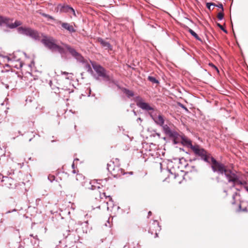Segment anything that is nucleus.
<instances>
[{
    "label": "nucleus",
    "mask_w": 248,
    "mask_h": 248,
    "mask_svg": "<svg viewBox=\"0 0 248 248\" xmlns=\"http://www.w3.org/2000/svg\"><path fill=\"white\" fill-rule=\"evenodd\" d=\"M167 175V177L163 180L172 185L181 184L187 179L189 172H185L180 169L177 164L170 162L168 164V169L162 170V175Z\"/></svg>",
    "instance_id": "1"
},
{
    "label": "nucleus",
    "mask_w": 248,
    "mask_h": 248,
    "mask_svg": "<svg viewBox=\"0 0 248 248\" xmlns=\"http://www.w3.org/2000/svg\"><path fill=\"white\" fill-rule=\"evenodd\" d=\"M107 179L104 180H93L89 181L81 173H77L76 176V182L72 184L73 187L78 186H84L86 189L95 190L105 186Z\"/></svg>",
    "instance_id": "2"
},
{
    "label": "nucleus",
    "mask_w": 248,
    "mask_h": 248,
    "mask_svg": "<svg viewBox=\"0 0 248 248\" xmlns=\"http://www.w3.org/2000/svg\"><path fill=\"white\" fill-rule=\"evenodd\" d=\"M212 168L214 172L217 171L220 174H224L229 182H232L233 186L235 185H242L238 176L231 170L227 169L225 166L216 161L214 158H211Z\"/></svg>",
    "instance_id": "3"
},
{
    "label": "nucleus",
    "mask_w": 248,
    "mask_h": 248,
    "mask_svg": "<svg viewBox=\"0 0 248 248\" xmlns=\"http://www.w3.org/2000/svg\"><path fill=\"white\" fill-rule=\"evenodd\" d=\"M43 38L42 39V43L49 49L57 51L60 53L64 52V49L62 46L56 44V41L51 37L46 36H43Z\"/></svg>",
    "instance_id": "4"
},
{
    "label": "nucleus",
    "mask_w": 248,
    "mask_h": 248,
    "mask_svg": "<svg viewBox=\"0 0 248 248\" xmlns=\"http://www.w3.org/2000/svg\"><path fill=\"white\" fill-rule=\"evenodd\" d=\"M107 169L114 177H120L125 174L124 170L121 168L119 164V160L110 161L107 164Z\"/></svg>",
    "instance_id": "5"
},
{
    "label": "nucleus",
    "mask_w": 248,
    "mask_h": 248,
    "mask_svg": "<svg viewBox=\"0 0 248 248\" xmlns=\"http://www.w3.org/2000/svg\"><path fill=\"white\" fill-rule=\"evenodd\" d=\"M191 148L196 155L200 156L204 161L209 163L211 162V158L213 157L210 154H207L203 149L201 148L198 145H191Z\"/></svg>",
    "instance_id": "6"
},
{
    "label": "nucleus",
    "mask_w": 248,
    "mask_h": 248,
    "mask_svg": "<svg viewBox=\"0 0 248 248\" xmlns=\"http://www.w3.org/2000/svg\"><path fill=\"white\" fill-rule=\"evenodd\" d=\"M0 59H1L2 61L0 60V64L2 65L3 66H9L13 67L17 69L20 68L22 66L21 62L17 61L15 62L14 60L9 59V57L6 56L0 57Z\"/></svg>",
    "instance_id": "7"
},
{
    "label": "nucleus",
    "mask_w": 248,
    "mask_h": 248,
    "mask_svg": "<svg viewBox=\"0 0 248 248\" xmlns=\"http://www.w3.org/2000/svg\"><path fill=\"white\" fill-rule=\"evenodd\" d=\"M160 230L159 222L157 220H153L150 223L149 232L154 235V237L158 236V233Z\"/></svg>",
    "instance_id": "8"
},
{
    "label": "nucleus",
    "mask_w": 248,
    "mask_h": 248,
    "mask_svg": "<svg viewBox=\"0 0 248 248\" xmlns=\"http://www.w3.org/2000/svg\"><path fill=\"white\" fill-rule=\"evenodd\" d=\"M92 66L98 76L103 78H108L106 74V70L100 64L96 63L95 62L91 61Z\"/></svg>",
    "instance_id": "9"
},
{
    "label": "nucleus",
    "mask_w": 248,
    "mask_h": 248,
    "mask_svg": "<svg viewBox=\"0 0 248 248\" xmlns=\"http://www.w3.org/2000/svg\"><path fill=\"white\" fill-rule=\"evenodd\" d=\"M1 185L9 188H13L16 186V182L11 177H3L1 181Z\"/></svg>",
    "instance_id": "10"
},
{
    "label": "nucleus",
    "mask_w": 248,
    "mask_h": 248,
    "mask_svg": "<svg viewBox=\"0 0 248 248\" xmlns=\"http://www.w3.org/2000/svg\"><path fill=\"white\" fill-rule=\"evenodd\" d=\"M137 105L141 109L145 110H153V108L151 107L148 103H147L143 100L140 97H138L136 100Z\"/></svg>",
    "instance_id": "11"
},
{
    "label": "nucleus",
    "mask_w": 248,
    "mask_h": 248,
    "mask_svg": "<svg viewBox=\"0 0 248 248\" xmlns=\"http://www.w3.org/2000/svg\"><path fill=\"white\" fill-rule=\"evenodd\" d=\"M65 48L69 52V53L76 59L78 60L81 61L83 59L82 56L78 53L74 48L71 47L70 46L66 44H63Z\"/></svg>",
    "instance_id": "12"
},
{
    "label": "nucleus",
    "mask_w": 248,
    "mask_h": 248,
    "mask_svg": "<svg viewBox=\"0 0 248 248\" xmlns=\"http://www.w3.org/2000/svg\"><path fill=\"white\" fill-rule=\"evenodd\" d=\"M150 116L157 124L163 126L164 124V119L161 114L157 115L156 113H151Z\"/></svg>",
    "instance_id": "13"
},
{
    "label": "nucleus",
    "mask_w": 248,
    "mask_h": 248,
    "mask_svg": "<svg viewBox=\"0 0 248 248\" xmlns=\"http://www.w3.org/2000/svg\"><path fill=\"white\" fill-rule=\"evenodd\" d=\"M32 29L30 27H19L17 29L19 33L28 36L31 31Z\"/></svg>",
    "instance_id": "14"
},
{
    "label": "nucleus",
    "mask_w": 248,
    "mask_h": 248,
    "mask_svg": "<svg viewBox=\"0 0 248 248\" xmlns=\"http://www.w3.org/2000/svg\"><path fill=\"white\" fill-rule=\"evenodd\" d=\"M58 8L60 9V11L62 12H72L74 16H76L75 12L74 10V9L71 7H69L68 5H63L62 6L61 5H59L58 6Z\"/></svg>",
    "instance_id": "15"
},
{
    "label": "nucleus",
    "mask_w": 248,
    "mask_h": 248,
    "mask_svg": "<svg viewBox=\"0 0 248 248\" xmlns=\"http://www.w3.org/2000/svg\"><path fill=\"white\" fill-rule=\"evenodd\" d=\"M59 22L61 23L62 26L63 28L67 30L70 32L73 33L76 32V31L73 27V26L70 25L69 23L65 22L61 23V21H59Z\"/></svg>",
    "instance_id": "16"
},
{
    "label": "nucleus",
    "mask_w": 248,
    "mask_h": 248,
    "mask_svg": "<svg viewBox=\"0 0 248 248\" xmlns=\"http://www.w3.org/2000/svg\"><path fill=\"white\" fill-rule=\"evenodd\" d=\"M28 36L35 40H39L41 38L40 33L37 31L33 29H32L31 31Z\"/></svg>",
    "instance_id": "17"
},
{
    "label": "nucleus",
    "mask_w": 248,
    "mask_h": 248,
    "mask_svg": "<svg viewBox=\"0 0 248 248\" xmlns=\"http://www.w3.org/2000/svg\"><path fill=\"white\" fill-rule=\"evenodd\" d=\"M100 198L101 199H104V202L108 204V202H112V198L110 196H107L105 192L100 194Z\"/></svg>",
    "instance_id": "18"
},
{
    "label": "nucleus",
    "mask_w": 248,
    "mask_h": 248,
    "mask_svg": "<svg viewBox=\"0 0 248 248\" xmlns=\"http://www.w3.org/2000/svg\"><path fill=\"white\" fill-rule=\"evenodd\" d=\"M8 27L10 29H14L19 27L22 24V22L19 20H16L14 23H10L9 21L6 24Z\"/></svg>",
    "instance_id": "19"
},
{
    "label": "nucleus",
    "mask_w": 248,
    "mask_h": 248,
    "mask_svg": "<svg viewBox=\"0 0 248 248\" xmlns=\"http://www.w3.org/2000/svg\"><path fill=\"white\" fill-rule=\"evenodd\" d=\"M163 127V129L164 130V132L167 135H170V136H172V132L170 130V128L167 125H164V124L163 125V126H161Z\"/></svg>",
    "instance_id": "20"
},
{
    "label": "nucleus",
    "mask_w": 248,
    "mask_h": 248,
    "mask_svg": "<svg viewBox=\"0 0 248 248\" xmlns=\"http://www.w3.org/2000/svg\"><path fill=\"white\" fill-rule=\"evenodd\" d=\"M11 20H12V19L6 17L0 16V25L2 24H8V22Z\"/></svg>",
    "instance_id": "21"
},
{
    "label": "nucleus",
    "mask_w": 248,
    "mask_h": 248,
    "mask_svg": "<svg viewBox=\"0 0 248 248\" xmlns=\"http://www.w3.org/2000/svg\"><path fill=\"white\" fill-rule=\"evenodd\" d=\"M124 93L127 95L128 97H132L134 96V93L132 91L125 89L124 90Z\"/></svg>",
    "instance_id": "22"
},
{
    "label": "nucleus",
    "mask_w": 248,
    "mask_h": 248,
    "mask_svg": "<svg viewBox=\"0 0 248 248\" xmlns=\"http://www.w3.org/2000/svg\"><path fill=\"white\" fill-rule=\"evenodd\" d=\"M100 43H101V45L104 47H106L108 48L111 47V45H110V44L109 43L105 42L102 39L100 41Z\"/></svg>",
    "instance_id": "23"
},
{
    "label": "nucleus",
    "mask_w": 248,
    "mask_h": 248,
    "mask_svg": "<svg viewBox=\"0 0 248 248\" xmlns=\"http://www.w3.org/2000/svg\"><path fill=\"white\" fill-rule=\"evenodd\" d=\"M189 32L190 33V34L193 36H194L195 38H196L197 39H198V40H200L199 38V36L198 35H197V34L194 31L192 30L191 29H189Z\"/></svg>",
    "instance_id": "24"
},
{
    "label": "nucleus",
    "mask_w": 248,
    "mask_h": 248,
    "mask_svg": "<svg viewBox=\"0 0 248 248\" xmlns=\"http://www.w3.org/2000/svg\"><path fill=\"white\" fill-rule=\"evenodd\" d=\"M148 79L149 81H151V82H152L153 83H157L158 82V80L155 78H154L153 77L149 76L148 77Z\"/></svg>",
    "instance_id": "25"
},
{
    "label": "nucleus",
    "mask_w": 248,
    "mask_h": 248,
    "mask_svg": "<svg viewBox=\"0 0 248 248\" xmlns=\"http://www.w3.org/2000/svg\"><path fill=\"white\" fill-rule=\"evenodd\" d=\"M224 17L223 11L219 12L217 15V18L219 20H221Z\"/></svg>",
    "instance_id": "26"
},
{
    "label": "nucleus",
    "mask_w": 248,
    "mask_h": 248,
    "mask_svg": "<svg viewBox=\"0 0 248 248\" xmlns=\"http://www.w3.org/2000/svg\"><path fill=\"white\" fill-rule=\"evenodd\" d=\"M48 179L51 182H52L53 181H54L55 179V177L54 175H52V174H49L48 176Z\"/></svg>",
    "instance_id": "27"
},
{
    "label": "nucleus",
    "mask_w": 248,
    "mask_h": 248,
    "mask_svg": "<svg viewBox=\"0 0 248 248\" xmlns=\"http://www.w3.org/2000/svg\"><path fill=\"white\" fill-rule=\"evenodd\" d=\"M42 15L43 16H44L45 17H46V18H47L48 19H51V20H54V18L53 16H50L49 15H47V14L44 13V14H42Z\"/></svg>",
    "instance_id": "28"
},
{
    "label": "nucleus",
    "mask_w": 248,
    "mask_h": 248,
    "mask_svg": "<svg viewBox=\"0 0 248 248\" xmlns=\"http://www.w3.org/2000/svg\"><path fill=\"white\" fill-rule=\"evenodd\" d=\"M85 66H86V68L87 69V71L88 72H90V73L93 72L92 67L89 64H87Z\"/></svg>",
    "instance_id": "29"
},
{
    "label": "nucleus",
    "mask_w": 248,
    "mask_h": 248,
    "mask_svg": "<svg viewBox=\"0 0 248 248\" xmlns=\"http://www.w3.org/2000/svg\"><path fill=\"white\" fill-rule=\"evenodd\" d=\"M209 65L211 67H212V68H213L215 69V70H216L217 72H219V70H218V68H217V67H216V66H215L213 63H209Z\"/></svg>",
    "instance_id": "30"
},
{
    "label": "nucleus",
    "mask_w": 248,
    "mask_h": 248,
    "mask_svg": "<svg viewBox=\"0 0 248 248\" xmlns=\"http://www.w3.org/2000/svg\"><path fill=\"white\" fill-rule=\"evenodd\" d=\"M217 26L220 28V29L221 30H222L223 31H224L225 32L227 33V31L226 30H225L224 27L221 25H220V24L219 23H217Z\"/></svg>",
    "instance_id": "31"
},
{
    "label": "nucleus",
    "mask_w": 248,
    "mask_h": 248,
    "mask_svg": "<svg viewBox=\"0 0 248 248\" xmlns=\"http://www.w3.org/2000/svg\"><path fill=\"white\" fill-rule=\"evenodd\" d=\"M207 8L210 10V7L211 5H215L213 3L208 2L206 4Z\"/></svg>",
    "instance_id": "32"
},
{
    "label": "nucleus",
    "mask_w": 248,
    "mask_h": 248,
    "mask_svg": "<svg viewBox=\"0 0 248 248\" xmlns=\"http://www.w3.org/2000/svg\"><path fill=\"white\" fill-rule=\"evenodd\" d=\"M215 6H216L218 8L221 9L222 11H223V6L222 3H220L219 4H218V5H215Z\"/></svg>",
    "instance_id": "33"
},
{
    "label": "nucleus",
    "mask_w": 248,
    "mask_h": 248,
    "mask_svg": "<svg viewBox=\"0 0 248 248\" xmlns=\"http://www.w3.org/2000/svg\"><path fill=\"white\" fill-rule=\"evenodd\" d=\"M72 167L73 169H75V164H74V162L72 163ZM72 172H73V173H76V170H73Z\"/></svg>",
    "instance_id": "34"
},
{
    "label": "nucleus",
    "mask_w": 248,
    "mask_h": 248,
    "mask_svg": "<svg viewBox=\"0 0 248 248\" xmlns=\"http://www.w3.org/2000/svg\"><path fill=\"white\" fill-rule=\"evenodd\" d=\"M61 74H62V75H69V74L68 72H62V71H61Z\"/></svg>",
    "instance_id": "35"
},
{
    "label": "nucleus",
    "mask_w": 248,
    "mask_h": 248,
    "mask_svg": "<svg viewBox=\"0 0 248 248\" xmlns=\"http://www.w3.org/2000/svg\"><path fill=\"white\" fill-rule=\"evenodd\" d=\"M181 107L182 108H183L184 109H185V110H187V108H186V107H185L183 105H182V104H181Z\"/></svg>",
    "instance_id": "36"
},
{
    "label": "nucleus",
    "mask_w": 248,
    "mask_h": 248,
    "mask_svg": "<svg viewBox=\"0 0 248 248\" xmlns=\"http://www.w3.org/2000/svg\"><path fill=\"white\" fill-rule=\"evenodd\" d=\"M148 217H149L150 216H151L152 215V212L151 211H149L148 212Z\"/></svg>",
    "instance_id": "37"
},
{
    "label": "nucleus",
    "mask_w": 248,
    "mask_h": 248,
    "mask_svg": "<svg viewBox=\"0 0 248 248\" xmlns=\"http://www.w3.org/2000/svg\"><path fill=\"white\" fill-rule=\"evenodd\" d=\"M11 213V211H8V212H7V213Z\"/></svg>",
    "instance_id": "38"
},
{
    "label": "nucleus",
    "mask_w": 248,
    "mask_h": 248,
    "mask_svg": "<svg viewBox=\"0 0 248 248\" xmlns=\"http://www.w3.org/2000/svg\"><path fill=\"white\" fill-rule=\"evenodd\" d=\"M182 159H180L179 162L180 163Z\"/></svg>",
    "instance_id": "39"
},
{
    "label": "nucleus",
    "mask_w": 248,
    "mask_h": 248,
    "mask_svg": "<svg viewBox=\"0 0 248 248\" xmlns=\"http://www.w3.org/2000/svg\"><path fill=\"white\" fill-rule=\"evenodd\" d=\"M16 211V209H14V210H13V211Z\"/></svg>",
    "instance_id": "40"
}]
</instances>
